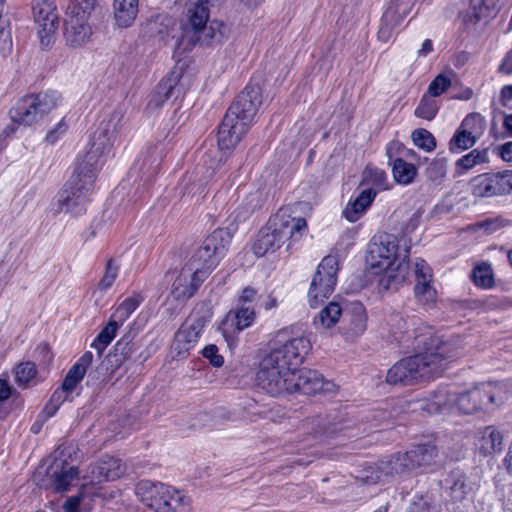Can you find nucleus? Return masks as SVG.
Masks as SVG:
<instances>
[{
	"mask_svg": "<svg viewBox=\"0 0 512 512\" xmlns=\"http://www.w3.org/2000/svg\"><path fill=\"white\" fill-rule=\"evenodd\" d=\"M123 118L122 110L116 109L100 123L83 162L51 203L50 211L54 215L69 213L78 216L85 212L93 190L95 173L102 164L100 159L110 151L114 138L121 129Z\"/></svg>",
	"mask_w": 512,
	"mask_h": 512,
	"instance_id": "obj_1",
	"label": "nucleus"
},
{
	"mask_svg": "<svg viewBox=\"0 0 512 512\" xmlns=\"http://www.w3.org/2000/svg\"><path fill=\"white\" fill-rule=\"evenodd\" d=\"M417 345L424 352L399 360L387 372L389 384L410 385L420 380H429L442 374L449 361L463 354L459 337L443 340L431 332L416 337Z\"/></svg>",
	"mask_w": 512,
	"mask_h": 512,
	"instance_id": "obj_2",
	"label": "nucleus"
},
{
	"mask_svg": "<svg viewBox=\"0 0 512 512\" xmlns=\"http://www.w3.org/2000/svg\"><path fill=\"white\" fill-rule=\"evenodd\" d=\"M262 103L258 85H247L227 110L218 130V149H210L201 157L198 169L204 178H212L226 163L228 154L224 150L234 148L247 133Z\"/></svg>",
	"mask_w": 512,
	"mask_h": 512,
	"instance_id": "obj_3",
	"label": "nucleus"
},
{
	"mask_svg": "<svg viewBox=\"0 0 512 512\" xmlns=\"http://www.w3.org/2000/svg\"><path fill=\"white\" fill-rule=\"evenodd\" d=\"M439 466L438 449L434 444L426 443L412 447L405 453H397L387 461H381L375 477L370 476L371 482H379L383 477L393 476L409 471H433ZM369 478V476H367Z\"/></svg>",
	"mask_w": 512,
	"mask_h": 512,
	"instance_id": "obj_4",
	"label": "nucleus"
},
{
	"mask_svg": "<svg viewBox=\"0 0 512 512\" xmlns=\"http://www.w3.org/2000/svg\"><path fill=\"white\" fill-rule=\"evenodd\" d=\"M397 251L398 246L395 239L389 236L385 240L373 243L370 246L371 265L374 268L383 269L379 283L386 290L396 289L405 281L408 275L409 264L406 258L408 257L409 250L405 249L402 260H399L400 255Z\"/></svg>",
	"mask_w": 512,
	"mask_h": 512,
	"instance_id": "obj_5",
	"label": "nucleus"
},
{
	"mask_svg": "<svg viewBox=\"0 0 512 512\" xmlns=\"http://www.w3.org/2000/svg\"><path fill=\"white\" fill-rule=\"evenodd\" d=\"M306 227L303 218H291L284 213H277L269 220L268 225L259 231L252 248L253 252L258 257L275 252L288 240H299Z\"/></svg>",
	"mask_w": 512,
	"mask_h": 512,
	"instance_id": "obj_6",
	"label": "nucleus"
},
{
	"mask_svg": "<svg viewBox=\"0 0 512 512\" xmlns=\"http://www.w3.org/2000/svg\"><path fill=\"white\" fill-rule=\"evenodd\" d=\"M135 493L154 512H183L190 506V499L186 495L160 482L142 480L136 485Z\"/></svg>",
	"mask_w": 512,
	"mask_h": 512,
	"instance_id": "obj_7",
	"label": "nucleus"
},
{
	"mask_svg": "<svg viewBox=\"0 0 512 512\" xmlns=\"http://www.w3.org/2000/svg\"><path fill=\"white\" fill-rule=\"evenodd\" d=\"M311 347L308 337H293L271 349L260 361L257 373H263L267 363L272 364V369L269 370L271 374L282 372V367L296 369L303 362Z\"/></svg>",
	"mask_w": 512,
	"mask_h": 512,
	"instance_id": "obj_8",
	"label": "nucleus"
},
{
	"mask_svg": "<svg viewBox=\"0 0 512 512\" xmlns=\"http://www.w3.org/2000/svg\"><path fill=\"white\" fill-rule=\"evenodd\" d=\"M60 99L55 91L25 95L10 109V118L13 123L30 126L55 109Z\"/></svg>",
	"mask_w": 512,
	"mask_h": 512,
	"instance_id": "obj_9",
	"label": "nucleus"
},
{
	"mask_svg": "<svg viewBox=\"0 0 512 512\" xmlns=\"http://www.w3.org/2000/svg\"><path fill=\"white\" fill-rule=\"evenodd\" d=\"M96 5V0L71 2L66 11L64 36L68 45L79 47L85 45L92 36L89 18Z\"/></svg>",
	"mask_w": 512,
	"mask_h": 512,
	"instance_id": "obj_10",
	"label": "nucleus"
},
{
	"mask_svg": "<svg viewBox=\"0 0 512 512\" xmlns=\"http://www.w3.org/2000/svg\"><path fill=\"white\" fill-rule=\"evenodd\" d=\"M229 243L230 235L226 230H215L194 251L188 264L199 271H205V276L208 277L226 254Z\"/></svg>",
	"mask_w": 512,
	"mask_h": 512,
	"instance_id": "obj_11",
	"label": "nucleus"
},
{
	"mask_svg": "<svg viewBox=\"0 0 512 512\" xmlns=\"http://www.w3.org/2000/svg\"><path fill=\"white\" fill-rule=\"evenodd\" d=\"M186 18L184 34L190 38L193 44L210 45L213 42L220 41L221 33L217 32L212 24L207 25L209 20L208 6L191 0L187 8Z\"/></svg>",
	"mask_w": 512,
	"mask_h": 512,
	"instance_id": "obj_12",
	"label": "nucleus"
},
{
	"mask_svg": "<svg viewBox=\"0 0 512 512\" xmlns=\"http://www.w3.org/2000/svg\"><path fill=\"white\" fill-rule=\"evenodd\" d=\"M338 269L336 256L328 255L322 259L308 290V300L312 308L318 307L333 293L337 282Z\"/></svg>",
	"mask_w": 512,
	"mask_h": 512,
	"instance_id": "obj_13",
	"label": "nucleus"
},
{
	"mask_svg": "<svg viewBox=\"0 0 512 512\" xmlns=\"http://www.w3.org/2000/svg\"><path fill=\"white\" fill-rule=\"evenodd\" d=\"M498 391L499 389L491 384L474 386L464 392L456 391V396L453 398L455 411L463 414H473L491 406L499 405L502 400L497 399Z\"/></svg>",
	"mask_w": 512,
	"mask_h": 512,
	"instance_id": "obj_14",
	"label": "nucleus"
},
{
	"mask_svg": "<svg viewBox=\"0 0 512 512\" xmlns=\"http://www.w3.org/2000/svg\"><path fill=\"white\" fill-rule=\"evenodd\" d=\"M32 12L38 27L42 47H49L55 40L58 25L55 0H32Z\"/></svg>",
	"mask_w": 512,
	"mask_h": 512,
	"instance_id": "obj_15",
	"label": "nucleus"
},
{
	"mask_svg": "<svg viewBox=\"0 0 512 512\" xmlns=\"http://www.w3.org/2000/svg\"><path fill=\"white\" fill-rule=\"evenodd\" d=\"M186 93V78L177 71H172L163 78L150 94L147 109L151 112L159 109L166 101L183 98Z\"/></svg>",
	"mask_w": 512,
	"mask_h": 512,
	"instance_id": "obj_16",
	"label": "nucleus"
},
{
	"mask_svg": "<svg viewBox=\"0 0 512 512\" xmlns=\"http://www.w3.org/2000/svg\"><path fill=\"white\" fill-rule=\"evenodd\" d=\"M206 323L207 319L203 316H198L195 312L186 319L175 333L172 344V351L176 354V357L180 359L186 357L189 350L198 342Z\"/></svg>",
	"mask_w": 512,
	"mask_h": 512,
	"instance_id": "obj_17",
	"label": "nucleus"
},
{
	"mask_svg": "<svg viewBox=\"0 0 512 512\" xmlns=\"http://www.w3.org/2000/svg\"><path fill=\"white\" fill-rule=\"evenodd\" d=\"M454 396H456L454 386H440L435 391L428 393L427 396L416 400L414 410H421L428 414L454 411Z\"/></svg>",
	"mask_w": 512,
	"mask_h": 512,
	"instance_id": "obj_18",
	"label": "nucleus"
},
{
	"mask_svg": "<svg viewBox=\"0 0 512 512\" xmlns=\"http://www.w3.org/2000/svg\"><path fill=\"white\" fill-rule=\"evenodd\" d=\"M265 368L263 373H256L258 386L272 396L289 393L295 369L282 367V372L271 374L269 370L272 369V364L267 363Z\"/></svg>",
	"mask_w": 512,
	"mask_h": 512,
	"instance_id": "obj_19",
	"label": "nucleus"
},
{
	"mask_svg": "<svg viewBox=\"0 0 512 512\" xmlns=\"http://www.w3.org/2000/svg\"><path fill=\"white\" fill-rule=\"evenodd\" d=\"M205 273V271H199L187 263L172 284L171 294L173 297L177 300L192 297L207 278Z\"/></svg>",
	"mask_w": 512,
	"mask_h": 512,
	"instance_id": "obj_20",
	"label": "nucleus"
},
{
	"mask_svg": "<svg viewBox=\"0 0 512 512\" xmlns=\"http://www.w3.org/2000/svg\"><path fill=\"white\" fill-rule=\"evenodd\" d=\"M367 328V314L362 303H349L342 313L341 332L348 340L361 336Z\"/></svg>",
	"mask_w": 512,
	"mask_h": 512,
	"instance_id": "obj_21",
	"label": "nucleus"
},
{
	"mask_svg": "<svg viewBox=\"0 0 512 512\" xmlns=\"http://www.w3.org/2000/svg\"><path fill=\"white\" fill-rule=\"evenodd\" d=\"M47 475L53 482L54 490L63 493L78 479L79 471L65 459L55 458L47 469Z\"/></svg>",
	"mask_w": 512,
	"mask_h": 512,
	"instance_id": "obj_22",
	"label": "nucleus"
},
{
	"mask_svg": "<svg viewBox=\"0 0 512 512\" xmlns=\"http://www.w3.org/2000/svg\"><path fill=\"white\" fill-rule=\"evenodd\" d=\"M125 472L121 461L117 458L105 456L101 460L89 466L88 475L85 478L90 483H101L119 478Z\"/></svg>",
	"mask_w": 512,
	"mask_h": 512,
	"instance_id": "obj_23",
	"label": "nucleus"
},
{
	"mask_svg": "<svg viewBox=\"0 0 512 512\" xmlns=\"http://www.w3.org/2000/svg\"><path fill=\"white\" fill-rule=\"evenodd\" d=\"M415 278L414 294L418 301L423 304L434 302L436 290L431 285L432 271L423 259H418L415 263Z\"/></svg>",
	"mask_w": 512,
	"mask_h": 512,
	"instance_id": "obj_24",
	"label": "nucleus"
},
{
	"mask_svg": "<svg viewBox=\"0 0 512 512\" xmlns=\"http://www.w3.org/2000/svg\"><path fill=\"white\" fill-rule=\"evenodd\" d=\"M256 319L255 310L252 306L237 305L234 309L230 310L222 323V331L224 336L230 329L240 332L250 327Z\"/></svg>",
	"mask_w": 512,
	"mask_h": 512,
	"instance_id": "obj_25",
	"label": "nucleus"
},
{
	"mask_svg": "<svg viewBox=\"0 0 512 512\" xmlns=\"http://www.w3.org/2000/svg\"><path fill=\"white\" fill-rule=\"evenodd\" d=\"M289 393L300 392L305 395L316 394L322 387L321 374L315 370H294V380L291 381Z\"/></svg>",
	"mask_w": 512,
	"mask_h": 512,
	"instance_id": "obj_26",
	"label": "nucleus"
},
{
	"mask_svg": "<svg viewBox=\"0 0 512 512\" xmlns=\"http://www.w3.org/2000/svg\"><path fill=\"white\" fill-rule=\"evenodd\" d=\"M377 195V191L372 188H365L354 199L351 200L343 210V216L349 222H356L359 220L366 210L370 207Z\"/></svg>",
	"mask_w": 512,
	"mask_h": 512,
	"instance_id": "obj_27",
	"label": "nucleus"
},
{
	"mask_svg": "<svg viewBox=\"0 0 512 512\" xmlns=\"http://www.w3.org/2000/svg\"><path fill=\"white\" fill-rule=\"evenodd\" d=\"M92 361V352L86 351L67 372L62 383L63 389L71 394L84 378L87 368L92 364Z\"/></svg>",
	"mask_w": 512,
	"mask_h": 512,
	"instance_id": "obj_28",
	"label": "nucleus"
},
{
	"mask_svg": "<svg viewBox=\"0 0 512 512\" xmlns=\"http://www.w3.org/2000/svg\"><path fill=\"white\" fill-rule=\"evenodd\" d=\"M472 193L477 197L502 195L498 174H481L471 181Z\"/></svg>",
	"mask_w": 512,
	"mask_h": 512,
	"instance_id": "obj_29",
	"label": "nucleus"
},
{
	"mask_svg": "<svg viewBox=\"0 0 512 512\" xmlns=\"http://www.w3.org/2000/svg\"><path fill=\"white\" fill-rule=\"evenodd\" d=\"M391 144L387 148V155L389 157L390 164L392 165V172L395 180L400 184H409L413 181L416 176L417 169L414 164L407 163L402 157L393 158V146Z\"/></svg>",
	"mask_w": 512,
	"mask_h": 512,
	"instance_id": "obj_30",
	"label": "nucleus"
},
{
	"mask_svg": "<svg viewBox=\"0 0 512 512\" xmlns=\"http://www.w3.org/2000/svg\"><path fill=\"white\" fill-rule=\"evenodd\" d=\"M15 383L23 389L37 385L44 380V376L37 371L34 362L19 363L14 369Z\"/></svg>",
	"mask_w": 512,
	"mask_h": 512,
	"instance_id": "obj_31",
	"label": "nucleus"
},
{
	"mask_svg": "<svg viewBox=\"0 0 512 512\" xmlns=\"http://www.w3.org/2000/svg\"><path fill=\"white\" fill-rule=\"evenodd\" d=\"M139 0H114L115 20L120 27H128L138 13Z\"/></svg>",
	"mask_w": 512,
	"mask_h": 512,
	"instance_id": "obj_32",
	"label": "nucleus"
},
{
	"mask_svg": "<svg viewBox=\"0 0 512 512\" xmlns=\"http://www.w3.org/2000/svg\"><path fill=\"white\" fill-rule=\"evenodd\" d=\"M403 5L408 6V4L405 3V0H394L393 5L385 11L378 30L379 40L387 42L391 39L393 29L397 24L395 15Z\"/></svg>",
	"mask_w": 512,
	"mask_h": 512,
	"instance_id": "obj_33",
	"label": "nucleus"
},
{
	"mask_svg": "<svg viewBox=\"0 0 512 512\" xmlns=\"http://www.w3.org/2000/svg\"><path fill=\"white\" fill-rule=\"evenodd\" d=\"M343 309L337 302H330L315 316L313 324L317 330L333 327L342 316Z\"/></svg>",
	"mask_w": 512,
	"mask_h": 512,
	"instance_id": "obj_34",
	"label": "nucleus"
},
{
	"mask_svg": "<svg viewBox=\"0 0 512 512\" xmlns=\"http://www.w3.org/2000/svg\"><path fill=\"white\" fill-rule=\"evenodd\" d=\"M480 448L484 454L500 452L503 448V435L494 426L484 427L480 431Z\"/></svg>",
	"mask_w": 512,
	"mask_h": 512,
	"instance_id": "obj_35",
	"label": "nucleus"
},
{
	"mask_svg": "<svg viewBox=\"0 0 512 512\" xmlns=\"http://www.w3.org/2000/svg\"><path fill=\"white\" fill-rule=\"evenodd\" d=\"M96 493H90L86 485H82L77 495L67 498L63 503L62 508L64 512H88L90 509V502Z\"/></svg>",
	"mask_w": 512,
	"mask_h": 512,
	"instance_id": "obj_36",
	"label": "nucleus"
},
{
	"mask_svg": "<svg viewBox=\"0 0 512 512\" xmlns=\"http://www.w3.org/2000/svg\"><path fill=\"white\" fill-rule=\"evenodd\" d=\"M489 161L488 150L473 149L466 155L459 158L455 163V172L457 175H463L468 170L478 164L487 163Z\"/></svg>",
	"mask_w": 512,
	"mask_h": 512,
	"instance_id": "obj_37",
	"label": "nucleus"
},
{
	"mask_svg": "<svg viewBox=\"0 0 512 512\" xmlns=\"http://www.w3.org/2000/svg\"><path fill=\"white\" fill-rule=\"evenodd\" d=\"M143 301L144 297L140 293H133L117 306L110 318L121 326Z\"/></svg>",
	"mask_w": 512,
	"mask_h": 512,
	"instance_id": "obj_38",
	"label": "nucleus"
},
{
	"mask_svg": "<svg viewBox=\"0 0 512 512\" xmlns=\"http://www.w3.org/2000/svg\"><path fill=\"white\" fill-rule=\"evenodd\" d=\"M119 327L120 325L117 322H115L112 318H110L107 325L100 331V333L94 339V341L91 344V347L97 350L99 356H101L105 348L114 339Z\"/></svg>",
	"mask_w": 512,
	"mask_h": 512,
	"instance_id": "obj_39",
	"label": "nucleus"
},
{
	"mask_svg": "<svg viewBox=\"0 0 512 512\" xmlns=\"http://www.w3.org/2000/svg\"><path fill=\"white\" fill-rule=\"evenodd\" d=\"M445 483L456 499H462L468 492L467 477L460 470L452 471Z\"/></svg>",
	"mask_w": 512,
	"mask_h": 512,
	"instance_id": "obj_40",
	"label": "nucleus"
},
{
	"mask_svg": "<svg viewBox=\"0 0 512 512\" xmlns=\"http://www.w3.org/2000/svg\"><path fill=\"white\" fill-rule=\"evenodd\" d=\"M478 139L470 133L463 131L461 128L455 131L449 142V150L452 153H460L473 147Z\"/></svg>",
	"mask_w": 512,
	"mask_h": 512,
	"instance_id": "obj_41",
	"label": "nucleus"
},
{
	"mask_svg": "<svg viewBox=\"0 0 512 512\" xmlns=\"http://www.w3.org/2000/svg\"><path fill=\"white\" fill-rule=\"evenodd\" d=\"M159 160L160 152L158 151V147L151 146L147 149L143 158L139 159L136 165L139 166V170L143 171L144 174L152 176L158 169Z\"/></svg>",
	"mask_w": 512,
	"mask_h": 512,
	"instance_id": "obj_42",
	"label": "nucleus"
},
{
	"mask_svg": "<svg viewBox=\"0 0 512 512\" xmlns=\"http://www.w3.org/2000/svg\"><path fill=\"white\" fill-rule=\"evenodd\" d=\"M386 178V173L383 170L367 167L363 172L361 184L369 186L368 188H372L374 190H384L386 189Z\"/></svg>",
	"mask_w": 512,
	"mask_h": 512,
	"instance_id": "obj_43",
	"label": "nucleus"
},
{
	"mask_svg": "<svg viewBox=\"0 0 512 512\" xmlns=\"http://www.w3.org/2000/svg\"><path fill=\"white\" fill-rule=\"evenodd\" d=\"M459 128L479 140L485 130V119L479 113H471L464 118Z\"/></svg>",
	"mask_w": 512,
	"mask_h": 512,
	"instance_id": "obj_44",
	"label": "nucleus"
},
{
	"mask_svg": "<svg viewBox=\"0 0 512 512\" xmlns=\"http://www.w3.org/2000/svg\"><path fill=\"white\" fill-rule=\"evenodd\" d=\"M472 280L475 285L489 288L493 285V273L491 266L487 263H481L472 270Z\"/></svg>",
	"mask_w": 512,
	"mask_h": 512,
	"instance_id": "obj_45",
	"label": "nucleus"
},
{
	"mask_svg": "<svg viewBox=\"0 0 512 512\" xmlns=\"http://www.w3.org/2000/svg\"><path fill=\"white\" fill-rule=\"evenodd\" d=\"M120 269V264L113 258H110L106 265L102 278L98 283L100 291H107L114 284Z\"/></svg>",
	"mask_w": 512,
	"mask_h": 512,
	"instance_id": "obj_46",
	"label": "nucleus"
},
{
	"mask_svg": "<svg viewBox=\"0 0 512 512\" xmlns=\"http://www.w3.org/2000/svg\"><path fill=\"white\" fill-rule=\"evenodd\" d=\"M412 141L416 147L425 152H432L436 148V140L431 132L419 128L412 132Z\"/></svg>",
	"mask_w": 512,
	"mask_h": 512,
	"instance_id": "obj_47",
	"label": "nucleus"
},
{
	"mask_svg": "<svg viewBox=\"0 0 512 512\" xmlns=\"http://www.w3.org/2000/svg\"><path fill=\"white\" fill-rule=\"evenodd\" d=\"M438 111L436 100L430 96L424 95L420 100L419 105L415 109V116L426 120H432Z\"/></svg>",
	"mask_w": 512,
	"mask_h": 512,
	"instance_id": "obj_48",
	"label": "nucleus"
},
{
	"mask_svg": "<svg viewBox=\"0 0 512 512\" xmlns=\"http://www.w3.org/2000/svg\"><path fill=\"white\" fill-rule=\"evenodd\" d=\"M451 86V80L442 75L439 74L435 77V79L430 83L428 87V93L432 97H437L443 92H445L449 87Z\"/></svg>",
	"mask_w": 512,
	"mask_h": 512,
	"instance_id": "obj_49",
	"label": "nucleus"
},
{
	"mask_svg": "<svg viewBox=\"0 0 512 512\" xmlns=\"http://www.w3.org/2000/svg\"><path fill=\"white\" fill-rule=\"evenodd\" d=\"M69 394L70 393L64 390L62 386L61 388L54 391L49 403L45 407V410L49 416H52L55 413L59 406L67 399Z\"/></svg>",
	"mask_w": 512,
	"mask_h": 512,
	"instance_id": "obj_50",
	"label": "nucleus"
},
{
	"mask_svg": "<svg viewBox=\"0 0 512 512\" xmlns=\"http://www.w3.org/2000/svg\"><path fill=\"white\" fill-rule=\"evenodd\" d=\"M68 130V124L62 119L57 125L49 130L45 137V142L53 145L55 144Z\"/></svg>",
	"mask_w": 512,
	"mask_h": 512,
	"instance_id": "obj_51",
	"label": "nucleus"
},
{
	"mask_svg": "<svg viewBox=\"0 0 512 512\" xmlns=\"http://www.w3.org/2000/svg\"><path fill=\"white\" fill-rule=\"evenodd\" d=\"M204 358L208 359L210 364L214 367H221L224 363V358L218 352V347L214 344L207 345L202 350Z\"/></svg>",
	"mask_w": 512,
	"mask_h": 512,
	"instance_id": "obj_52",
	"label": "nucleus"
},
{
	"mask_svg": "<svg viewBox=\"0 0 512 512\" xmlns=\"http://www.w3.org/2000/svg\"><path fill=\"white\" fill-rule=\"evenodd\" d=\"M35 356L39 360L41 368H46L53 360V354L46 343H41L36 347Z\"/></svg>",
	"mask_w": 512,
	"mask_h": 512,
	"instance_id": "obj_53",
	"label": "nucleus"
},
{
	"mask_svg": "<svg viewBox=\"0 0 512 512\" xmlns=\"http://www.w3.org/2000/svg\"><path fill=\"white\" fill-rule=\"evenodd\" d=\"M432 506L428 496H416L407 512H431Z\"/></svg>",
	"mask_w": 512,
	"mask_h": 512,
	"instance_id": "obj_54",
	"label": "nucleus"
},
{
	"mask_svg": "<svg viewBox=\"0 0 512 512\" xmlns=\"http://www.w3.org/2000/svg\"><path fill=\"white\" fill-rule=\"evenodd\" d=\"M115 352L116 355L120 354L124 360L131 356L133 352V347L127 338H122L119 341H117L115 345Z\"/></svg>",
	"mask_w": 512,
	"mask_h": 512,
	"instance_id": "obj_55",
	"label": "nucleus"
},
{
	"mask_svg": "<svg viewBox=\"0 0 512 512\" xmlns=\"http://www.w3.org/2000/svg\"><path fill=\"white\" fill-rule=\"evenodd\" d=\"M500 181L501 194H509L512 192V171L498 173Z\"/></svg>",
	"mask_w": 512,
	"mask_h": 512,
	"instance_id": "obj_56",
	"label": "nucleus"
},
{
	"mask_svg": "<svg viewBox=\"0 0 512 512\" xmlns=\"http://www.w3.org/2000/svg\"><path fill=\"white\" fill-rule=\"evenodd\" d=\"M255 297L256 290L252 287H246L241 291L237 305L251 306V303L254 301Z\"/></svg>",
	"mask_w": 512,
	"mask_h": 512,
	"instance_id": "obj_57",
	"label": "nucleus"
},
{
	"mask_svg": "<svg viewBox=\"0 0 512 512\" xmlns=\"http://www.w3.org/2000/svg\"><path fill=\"white\" fill-rule=\"evenodd\" d=\"M501 226H503V220L498 219V218L487 219L481 223V227L484 228L489 233H493Z\"/></svg>",
	"mask_w": 512,
	"mask_h": 512,
	"instance_id": "obj_58",
	"label": "nucleus"
},
{
	"mask_svg": "<svg viewBox=\"0 0 512 512\" xmlns=\"http://www.w3.org/2000/svg\"><path fill=\"white\" fill-rule=\"evenodd\" d=\"M499 71L508 75L512 74V50L504 57L499 67Z\"/></svg>",
	"mask_w": 512,
	"mask_h": 512,
	"instance_id": "obj_59",
	"label": "nucleus"
},
{
	"mask_svg": "<svg viewBox=\"0 0 512 512\" xmlns=\"http://www.w3.org/2000/svg\"><path fill=\"white\" fill-rule=\"evenodd\" d=\"M499 154L504 161L511 162L512 161V141L503 144L499 148Z\"/></svg>",
	"mask_w": 512,
	"mask_h": 512,
	"instance_id": "obj_60",
	"label": "nucleus"
},
{
	"mask_svg": "<svg viewBox=\"0 0 512 512\" xmlns=\"http://www.w3.org/2000/svg\"><path fill=\"white\" fill-rule=\"evenodd\" d=\"M396 145L393 146V149L394 148H397V151H399L400 153V157H402L403 159L404 158H407V159H410V160H417V154L415 153V151L411 150V149H406L404 147H400V144L399 143H395Z\"/></svg>",
	"mask_w": 512,
	"mask_h": 512,
	"instance_id": "obj_61",
	"label": "nucleus"
},
{
	"mask_svg": "<svg viewBox=\"0 0 512 512\" xmlns=\"http://www.w3.org/2000/svg\"><path fill=\"white\" fill-rule=\"evenodd\" d=\"M321 384L322 387L319 389L318 393L331 394L337 390V386L331 381H325L321 376Z\"/></svg>",
	"mask_w": 512,
	"mask_h": 512,
	"instance_id": "obj_62",
	"label": "nucleus"
},
{
	"mask_svg": "<svg viewBox=\"0 0 512 512\" xmlns=\"http://www.w3.org/2000/svg\"><path fill=\"white\" fill-rule=\"evenodd\" d=\"M504 465L510 476H512V444L508 448V452L504 459Z\"/></svg>",
	"mask_w": 512,
	"mask_h": 512,
	"instance_id": "obj_63",
	"label": "nucleus"
},
{
	"mask_svg": "<svg viewBox=\"0 0 512 512\" xmlns=\"http://www.w3.org/2000/svg\"><path fill=\"white\" fill-rule=\"evenodd\" d=\"M432 50H433L432 41L430 39H426L423 42L421 49L418 51V54L420 56H425L428 53H430Z\"/></svg>",
	"mask_w": 512,
	"mask_h": 512,
	"instance_id": "obj_64",
	"label": "nucleus"
}]
</instances>
